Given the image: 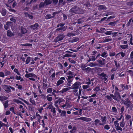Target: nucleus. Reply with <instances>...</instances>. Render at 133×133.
<instances>
[{
	"label": "nucleus",
	"instance_id": "nucleus-1",
	"mask_svg": "<svg viewBox=\"0 0 133 133\" xmlns=\"http://www.w3.org/2000/svg\"><path fill=\"white\" fill-rule=\"evenodd\" d=\"M25 77L26 78H29L30 80L33 81H35L37 78L36 75L31 73L26 74L25 75Z\"/></svg>",
	"mask_w": 133,
	"mask_h": 133
},
{
	"label": "nucleus",
	"instance_id": "nucleus-2",
	"mask_svg": "<svg viewBox=\"0 0 133 133\" xmlns=\"http://www.w3.org/2000/svg\"><path fill=\"white\" fill-rule=\"evenodd\" d=\"M81 83L80 82H75L72 85L71 87H69V88L70 89L77 90L76 91L77 92V90L79 88H81Z\"/></svg>",
	"mask_w": 133,
	"mask_h": 133
},
{
	"label": "nucleus",
	"instance_id": "nucleus-3",
	"mask_svg": "<svg viewBox=\"0 0 133 133\" xmlns=\"http://www.w3.org/2000/svg\"><path fill=\"white\" fill-rule=\"evenodd\" d=\"M2 87L3 89H4L5 91L8 93L11 92L10 89H11L12 90L14 91L15 90L14 88L11 87H8L6 85H3Z\"/></svg>",
	"mask_w": 133,
	"mask_h": 133
},
{
	"label": "nucleus",
	"instance_id": "nucleus-4",
	"mask_svg": "<svg viewBox=\"0 0 133 133\" xmlns=\"http://www.w3.org/2000/svg\"><path fill=\"white\" fill-rule=\"evenodd\" d=\"M66 74L68 75V78H67V79H73L72 78L73 76H74L73 73L70 71H68L66 73Z\"/></svg>",
	"mask_w": 133,
	"mask_h": 133
},
{
	"label": "nucleus",
	"instance_id": "nucleus-5",
	"mask_svg": "<svg viewBox=\"0 0 133 133\" xmlns=\"http://www.w3.org/2000/svg\"><path fill=\"white\" fill-rule=\"evenodd\" d=\"M77 119H81L86 122H90L91 121V119L90 118H87L83 117L78 118H77Z\"/></svg>",
	"mask_w": 133,
	"mask_h": 133
},
{
	"label": "nucleus",
	"instance_id": "nucleus-6",
	"mask_svg": "<svg viewBox=\"0 0 133 133\" xmlns=\"http://www.w3.org/2000/svg\"><path fill=\"white\" fill-rule=\"evenodd\" d=\"M64 37V35H61L55 39V41L56 42H57L58 41L62 40L63 38Z\"/></svg>",
	"mask_w": 133,
	"mask_h": 133
},
{
	"label": "nucleus",
	"instance_id": "nucleus-7",
	"mask_svg": "<svg viewBox=\"0 0 133 133\" xmlns=\"http://www.w3.org/2000/svg\"><path fill=\"white\" fill-rule=\"evenodd\" d=\"M65 79V77H61L59 80L58 81L57 83V85L58 86L60 84L63 83L64 82L63 80Z\"/></svg>",
	"mask_w": 133,
	"mask_h": 133
},
{
	"label": "nucleus",
	"instance_id": "nucleus-8",
	"mask_svg": "<svg viewBox=\"0 0 133 133\" xmlns=\"http://www.w3.org/2000/svg\"><path fill=\"white\" fill-rule=\"evenodd\" d=\"M61 107L63 108H65L64 109H68L70 108L71 107V105H70L68 103L66 102L65 104L62 105Z\"/></svg>",
	"mask_w": 133,
	"mask_h": 133
},
{
	"label": "nucleus",
	"instance_id": "nucleus-9",
	"mask_svg": "<svg viewBox=\"0 0 133 133\" xmlns=\"http://www.w3.org/2000/svg\"><path fill=\"white\" fill-rule=\"evenodd\" d=\"M101 118L102 123H100L99 124L100 125H103L105 124L106 123L107 117H102Z\"/></svg>",
	"mask_w": 133,
	"mask_h": 133
},
{
	"label": "nucleus",
	"instance_id": "nucleus-10",
	"mask_svg": "<svg viewBox=\"0 0 133 133\" xmlns=\"http://www.w3.org/2000/svg\"><path fill=\"white\" fill-rule=\"evenodd\" d=\"M114 95L115 98H116V99H115L116 100H118L120 99L121 96L120 95L117 91H115Z\"/></svg>",
	"mask_w": 133,
	"mask_h": 133
},
{
	"label": "nucleus",
	"instance_id": "nucleus-11",
	"mask_svg": "<svg viewBox=\"0 0 133 133\" xmlns=\"http://www.w3.org/2000/svg\"><path fill=\"white\" fill-rule=\"evenodd\" d=\"M98 10H105L107 9L105 6L104 5H100L97 6Z\"/></svg>",
	"mask_w": 133,
	"mask_h": 133
},
{
	"label": "nucleus",
	"instance_id": "nucleus-12",
	"mask_svg": "<svg viewBox=\"0 0 133 133\" xmlns=\"http://www.w3.org/2000/svg\"><path fill=\"white\" fill-rule=\"evenodd\" d=\"M69 89H70L69 87L66 88H64L61 90L59 92L60 94H63L68 91L69 90Z\"/></svg>",
	"mask_w": 133,
	"mask_h": 133
},
{
	"label": "nucleus",
	"instance_id": "nucleus-13",
	"mask_svg": "<svg viewBox=\"0 0 133 133\" xmlns=\"http://www.w3.org/2000/svg\"><path fill=\"white\" fill-rule=\"evenodd\" d=\"M82 109H80L79 110L78 112H74L72 113V114L75 115H79L82 114Z\"/></svg>",
	"mask_w": 133,
	"mask_h": 133
},
{
	"label": "nucleus",
	"instance_id": "nucleus-14",
	"mask_svg": "<svg viewBox=\"0 0 133 133\" xmlns=\"http://www.w3.org/2000/svg\"><path fill=\"white\" fill-rule=\"evenodd\" d=\"M11 23L10 22H7L6 24L5 25L4 28L6 30L8 29L9 27L10 26Z\"/></svg>",
	"mask_w": 133,
	"mask_h": 133
},
{
	"label": "nucleus",
	"instance_id": "nucleus-15",
	"mask_svg": "<svg viewBox=\"0 0 133 133\" xmlns=\"http://www.w3.org/2000/svg\"><path fill=\"white\" fill-rule=\"evenodd\" d=\"M7 35L8 36L11 37L13 36L14 35V34L10 31L8 30L7 31Z\"/></svg>",
	"mask_w": 133,
	"mask_h": 133
},
{
	"label": "nucleus",
	"instance_id": "nucleus-16",
	"mask_svg": "<svg viewBox=\"0 0 133 133\" xmlns=\"http://www.w3.org/2000/svg\"><path fill=\"white\" fill-rule=\"evenodd\" d=\"M38 25L37 24H35L30 26V27L34 30H35L37 28Z\"/></svg>",
	"mask_w": 133,
	"mask_h": 133
},
{
	"label": "nucleus",
	"instance_id": "nucleus-17",
	"mask_svg": "<svg viewBox=\"0 0 133 133\" xmlns=\"http://www.w3.org/2000/svg\"><path fill=\"white\" fill-rule=\"evenodd\" d=\"M102 61L101 60H98V62L100 64L103 65L105 64L104 63L105 59L103 58H102Z\"/></svg>",
	"mask_w": 133,
	"mask_h": 133
},
{
	"label": "nucleus",
	"instance_id": "nucleus-18",
	"mask_svg": "<svg viewBox=\"0 0 133 133\" xmlns=\"http://www.w3.org/2000/svg\"><path fill=\"white\" fill-rule=\"evenodd\" d=\"M51 95H48L46 97V98L49 101H50L52 100V97H51Z\"/></svg>",
	"mask_w": 133,
	"mask_h": 133
},
{
	"label": "nucleus",
	"instance_id": "nucleus-19",
	"mask_svg": "<svg viewBox=\"0 0 133 133\" xmlns=\"http://www.w3.org/2000/svg\"><path fill=\"white\" fill-rule=\"evenodd\" d=\"M76 9H78V10H77V11H75L74 10V7H73V8H72L71 10V11H72V12H74V13H77V14H82L83 13L82 12H79L78 11V10H80L79 9H77V8H76Z\"/></svg>",
	"mask_w": 133,
	"mask_h": 133
},
{
	"label": "nucleus",
	"instance_id": "nucleus-20",
	"mask_svg": "<svg viewBox=\"0 0 133 133\" xmlns=\"http://www.w3.org/2000/svg\"><path fill=\"white\" fill-rule=\"evenodd\" d=\"M30 102L33 105H36V102L35 100L32 98H30L29 99Z\"/></svg>",
	"mask_w": 133,
	"mask_h": 133
},
{
	"label": "nucleus",
	"instance_id": "nucleus-21",
	"mask_svg": "<svg viewBox=\"0 0 133 133\" xmlns=\"http://www.w3.org/2000/svg\"><path fill=\"white\" fill-rule=\"evenodd\" d=\"M36 116L38 118L39 123H40V119H41V116L38 113H36Z\"/></svg>",
	"mask_w": 133,
	"mask_h": 133
},
{
	"label": "nucleus",
	"instance_id": "nucleus-22",
	"mask_svg": "<svg viewBox=\"0 0 133 133\" xmlns=\"http://www.w3.org/2000/svg\"><path fill=\"white\" fill-rule=\"evenodd\" d=\"M19 111H21V109H22V113H24L25 110L23 108V106L22 105H20L19 106Z\"/></svg>",
	"mask_w": 133,
	"mask_h": 133
},
{
	"label": "nucleus",
	"instance_id": "nucleus-23",
	"mask_svg": "<svg viewBox=\"0 0 133 133\" xmlns=\"http://www.w3.org/2000/svg\"><path fill=\"white\" fill-rule=\"evenodd\" d=\"M45 3L46 5L50 4L51 1L50 0H45L44 2Z\"/></svg>",
	"mask_w": 133,
	"mask_h": 133
},
{
	"label": "nucleus",
	"instance_id": "nucleus-24",
	"mask_svg": "<svg viewBox=\"0 0 133 133\" xmlns=\"http://www.w3.org/2000/svg\"><path fill=\"white\" fill-rule=\"evenodd\" d=\"M31 59V58L30 57H27V59L26 61V64H28L29 63Z\"/></svg>",
	"mask_w": 133,
	"mask_h": 133
},
{
	"label": "nucleus",
	"instance_id": "nucleus-25",
	"mask_svg": "<svg viewBox=\"0 0 133 133\" xmlns=\"http://www.w3.org/2000/svg\"><path fill=\"white\" fill-rule=\"evenodd\" d=\"M106 76V75L105 74H104V73H102L99 75V78H103V77H105V76Z\"/></svg>",
	"mask_w": 133,
	"mask_h": 133
},
{
	"label": "nucleus",
	"instance_id": "nucleus-26",
	"mask_svg": "<svg viewBox=\"0 0 133 133\" xmlns=\"http://www.w3.org/2000/svg\"><path fill=\"white\" fill-rule=\"evenodd\" d=\"M4 73L5 76H8L10 75L11 72L10 71L6 70L4 71Z\"/></svg>",
	"mask_w": 133,
	"mask_h": 133
},
{
	"label": "nucleus",
	"instance_id": "nucleus-27",
	"mask_svg": "<svg viewBox=\"0 0 133 133\" xmlns=\"http://www.w3.org/2000/svg\"><path fill=\"white\" fill-rule=\"evenodd\" d=\"M120 47L123 49H125L127 48L128 46L127 45H120Z\"/></svg>",
	"mask_w": 133,
	"mask_h": 133
},
{
	"label": "nucleus",
	"instance_id": "nucleus-28",
	"mask_svg": "<svg viewBox=\"0 0 133 133\" xmlns=\"http://www.w3.org/2000/svg\"><path fill=\"white\" fill-rule=\"evenodd\" d=\"M91 69L89 67H88L85 69H83V70L86 72H89L91 71Z\"/></svg>",
	"mask_w": 133,
	"mask_h": 133
},
{
	"label": "nucleus",
	"instance_id": "nucleus-29",
	"mask_svg": "<svg viewBox=\"0 0 133 133\" xmlns=\"http://www.w3.org/2000/svg\"><path fill=\"white\" fill-rule=\"evenodd\" d=\"M14 101L15 102H16L18 104H24L22 102L16 99H14Z\"/></svg>",
	"mask_w": 133,
	"mask_h": 133
},
{
	"label": "nucleus",
	"instance_id": "nucleus-30",
	"mask_svg": "<svg viewBox=\"0 0 133 133\" xmlns=\"http://www.w3.org/2000/svg\"><path fill=\"white\" fill-rule=\"evenodd\" d=\"M10 79H12L14 80L15 79V78L13 76L11 75V76H10L9 78H6L5 79V80H9Z\"/></svg>",
	"mask_w": 133,
	"mask_h": 133
},
{
	"label": "nucleus",
	"instance_id": "nucleus-31",
	"mask_svg": "<svg viewBox=\"0 0 133 133\" xmlns=\"http://www.w3.org/2000/svg\"><path fill=\"white\" fill-rule=\"evenodd\" d=\"M128 35H129L130 36V44L131 45H133V43L132 42V35L131 34H128Z\"/></svg>",
	"mask_w": 133,
	"mask_h": 133
},
{
	"label": "nucleus",
	"instance_id": "nucleus-32",
	"mask_svg": "<svg viewBox=\"0 0 133 133\" xmlns=\"http://www.w3.org/2000/svg\"><path fill=\"white\" fill-rule=\"evenodd\" d=\"M21 32L23 33H25L27 32V30L24 28H22L21 29Z\"/></svg>",
	"mask_w": 133,
	"mask_h": 133
},
{
	"label": "nucleus",
	"instance_id": "nucleus-33",
	"mask_svg": "<svg viewBox=\"0 0 133 133\" xmlns=\"http://www.w3.org/2000/svg\"><path fill=\"white\" fill-rule=\"evenodd\" d=\"M108 56L107 52H103L101 55L102 56L104 57H107Z\"/></svg>",
	"mask_w": 133,
	"mask_h": 133
},
{
	"label": "nucleus",
	"instance_id": "nucleus-34",
	"mask_svg": "<svg viewBox=\"0 0 133 133\" xmlns=\"http://www.w3.org/2000/svg\"><path fill=\"white\" fill-rule=\"evenodd\" d=\"M14 72H16L17 75L19 76L21 75V74L19 72L18 70L17 69H15L14 70Z\"/></svg>",
	"mask_w": 133,
	"mask_h": 133
},
{
	"label": "nucleus",
	"instance_id": "nucleus-35",
	"mask_svg": "<svg viewBox=\"0 0 133 133\" xmlns=\"http://www.w3.org/2000/svg\"><path fill=\"white\" fill-rule=\"evenodd\" d=\"M14 114H16L17 115H19L22 118H23V117H22V114L20 112H14Z\"/></svg>",
	"mask_w": 133,
	"mask_h": 133
},
{
	"label": "nucleus",
	"instance_id": "nucleus-36",
	"mask_svg": "<svg viewBox=\"0 0 133 133\" xmlns=\"http://www.w3.org/2000/svg\"><path fill=\"white\" fill-rule=\"evenodd\" d=\"M7 99V98L4 96H0V100L1 101H3Z\"/></svg>",
	"mask_w": 133,
	"mask_h": 133
},
{
	"label": "nucleus",
	"instance_id": "nucleus-37",
	"mask_svg": "<svg viewBox=\"0 0 133 133\" xmlns=\"http://www.w3.org/2000/svg\"><path fill=\"white\" fill-rule=\"evenodd\" d=\"M122 122L120 124V126L123 128L124 127L125 125V123H124L123 121H124V119L123 118L122 119Z\"/></svg>",
	"mask_w": 133,
	"mask_h": 133
},
{
	"label": "nucleus",
	"instance_id": "nucleus-38",
	"mask_svg": "<svg viewBox=\"0 0 133 133\" xmlns=\"http://www.w3.org/2000/svg\"><path fill=\"white\" fill-rule=\"evenodd\" d=\"M76 130V128L75 127H73V128L72 130H71L70 132L71 133H75Z\"/></svg>",
	"mask_w": 133,
	"mask_h": 133
},
{
	"label": "nucleus",
	"instance_id": "nucleus-39",
	"mask_svg": "<svg viewBox=\"0 0 133 133\" xmlns=\"http://www.w3.org/2000/svg\"><path fill=\"white\" fill-rule=\"evenodd\" d=\"M6 12L5 9H3L1 11V13L3 16H4L5 15Z\"/></svg>",
	"mask_w": 133,
	"mask_h": 133
},
{
	"label": "nucleus",
	"instance_id": "nucleus-40",
	"mask_svg": "<svg viewBox=\"0 0 133 133\" xmlns=\"http://www.w3.org/2000/svg\"><path fill=\"white\" fill-rule=\"evenodd\" d=\"M52 90V88H50L47 89V92L49 93H51Z\"/></svg>",
	"mask_w": 133,
	"mask_h": 133
},
{
	"label": "nucleus",
	"instance_id": "nucleus-41",
	"mask_svg": "<svg viewBox=\"0 0 133 133\" xmlns=\"http://www.w3.org/2000/svg\"><path fill=\"white\" fill-rule=\"evenodd\" d=\"M3 126H6V125L5 124L2 123V122L0 121V129Z\"/></svg>",
	"mask_w": 133,
	"mask_h": 133
},
{
	"label": "nucleus",
	"instance_id": "nucleus-42",
	"mask_svg": "<svg viewBox=\"0 0 133 133\" xmlns=\"http://www.w3.org/2000/svg\"><path fill=\"white\" fill-rule=\"evenodd\" d=\"M68 83H69L68 85L69 86H71V84H72V82L73 81V79H67Z\"/></svg>",
	"mask_w": 133,
	"mask_h": 133
},
{
	"label": "nucleus",
	"instance_id": "nucleus-43",
	"mask_svg": "<svg viewBox=\"0 0 133 133\" xmlns=\"http://www.w3.org/2000/svg\"><path fill=\"white\" fill-rule=\"evenodd\" d=\"M52 17L50 15H48L45 16V18L46 19H49Z\"/></svg>",
	"mask_w": 133,
	"mask_h": 133
},
{
	"label": "nucleus",
	"instance_id": "nucleus-44",
	"mask_svg": "<svg viewBox=\"0 0 133 133\" xmlns=\"http://www.w3.org/2000/svg\"><path fill=\"white\" fill-rule=\"evenodd\" d=\"M59 104H61V103H64L65 102L64 100L62 98L59 99Z\"/></svg>",
	"mask_w": 133,
	"mask_h": 133
},
{
	"label": "nucleus",
	"instance_id": "nucleus-45",
	"mask_svg": "<svg viewBox=\"0 0 133 133\" xmlns=\"http://www.w3.org/2000/svg\"><path fill=\"white\" fill-rule=\"evenodd\" d=\"M66 115V112L65 111H63L61 113V115L62 116H64Z\"/></svg>",
	"mask_w": 133,
	"mask_h": 133
},
{
	"label": "nucleus",
	"instance_id": "nucleus-46",
	"mask_svg": "<svg viewBox=\"0 0 133 133\" xmlns=\"http://www.w3.org/2000/svg\"><path fill=\"white\" fill-rule=\"evenodd\" d=\"M130 56L131 59L132 61H133V51L131 52Z\"/></svg>",
	"mask_w": 133,
	"mask_h": 133
},
{
	"label": "nucleus",
	"instance_id": "nucleus-47",
	"mask_svg": "<svg viewBox=\"0 0 133 133\" xmlns=\"http://www.w3.org/2000/svg\"><path fill=\"white\" fill-rule=\"evenodd\" d=\"M4 76L5 75L4 73L2 72H0V77L4 78Z\"/></svg>",
	"mask_w": 133,
	"mask_h": 133
},
{
	"label": "nucleus",
	"instance_id": "nucleus-48",
	"mask_svg": "<svg viewBox=\"0 0 133 133\" xmlns=\"http://www.w3.org/2000/svg\"><path fill=\"white\" fill-rule=\"evenodd\" d=\"M112 31H107L105 32V34L107 35H109L111 34Z\"/></svg>",
	"mask_w": 133,
	"mask_h": 133
},
{
	"label": "nucleus",
	"instance_id": "nucleus-49",
	"mask_svg": "<svg viewBox=\"0 0 133 133\" xmlns=\"http://www.w3.org/2000/svg\"><path fill=\"white\" fill-rule=\"evenodd\" d=\"M67 35L69 37L73 36L75 35V34L72 33H69Z\"/></svg>",
	"mask_w": 133,
	"mask_h": 133
},
{
	"label": "nucleus",
	"instance_id": "nucleus-50",
	"mask_svg": "<svg viewBox=\"0 0 133 133\" xmlns=\"http://www.w3.org/2000/svg\"><path fill=\"white\" fill-rule=\"evenodd\" d=\"M104 128L106 130H109L110 129V127L108 125H106L105 126H104Z\"/></svg>",
	"mask_w": 133,
	"mask_h": 133
},
{
	"label": "nucleus",
	"instance_id": "nucleus-51",
	"mask_svg": "<svg viewBox=\"0 0 133 133\" xmlns=\"http://www.w3.org/2000/svg\"><path fill=\"white\" fill-rule=\"evenodd\" d=\"M8 101H5L4 104V106L5 108H7L8 106Z\"/></svg>",
	"mask_w": 133,
	"mask_h": 133
},
{
	"label": "nucleus",
	"instance_id": "nucleus-52",
	"mask_svg": "<svg viewBox=\"0 0 133 133\" xmlns=\"http://www.w3.org/2000/svg\"><path fill=\"white\" fill-rule=\"evenodd\" d=\"M111 41V39H108L107 38H105L104 39V40L103 41V42H106L109 41Z\"/></svg>",
	"mask_w": 133,
	"mask_h": 133
},
{
	"label": "nucleus",
	"instance_id": "nucleus-53",
	"mask_svg": "<svg viewBox=\"0 0 133 133\" xmlns=\"http://www.w3.org/2000/svg\"><path fill=\"white\" fill-rule=\"evenodd\" d=\"M82 87L84 89H85L88 88L89 87V86L88 85H83Z\"/></svg>",
	"mask_w": 133,
	"mask_h": 133
},
{
	"label": "nucleus",
	"instance_id": "nucleus-54",
	"mask_svg": "<svg viewBox=\"0 0 133 133\" xmlns=\"http://www.w3.org/2000/svg\"><path fill=\"white\" fill-rule=\"evenodd\" d=\"M100 122V121L98 119H96L95 121V125H97Z\"/></svg>",
	"mask_w": 133,
	"mask_h": 133
},
{
	"label": "nucleus",
	"instance_id": "nucleus-55",
	"mask_svg": "<svg viewBox=\"0 0 133 133\" xmlns=\"http://www.w3.org/2000/svg\"><path fill=\"white\" fill-rule=\"evenodd\" d=\"M21 99L26 104H27L28 105H30V103L29 102H28L26 101V100H24L23 99Z\"/></svg>",
	"mask_w": 133,
	"mask_h": 133
},
{
	"label": "nucleus",
	"instance_id": "nucleus-56",
	"mask_svg": "<svg viewBox=\"0 0 133 133\" xmlns=\"http://www.w3.org/2000/svg\"><path fill=\"white\" fill-rule=\"evenodd\" d=\"M114 124L116 127H118L119 125V123H118L117 121H115L114 122Z\"/></svg>",
	"mask_w": 133,
	"mask_h": 133
},
{
	"label": "nucleus",
	"instance_id": "nucleus-57",
	"mask_svg": "<svg viewBox=\"0 0 133 133\" xmlns=\"http://www.w3.org/2000/svg\"><path fill=\"white\" fill-rule=\"evenodd\" d=\"M52 130V129H51L49 132V133H48L47 131H46L45 130L44 131H42V133H51Z\"/></svg>",
	"mask_w": 133,
	"mask_h": 133
},
{
	"label": "nucleus",
	"instance_id": "nucleus-58",
	"mask_svg": "<svg viewBox=\"0 0 133 133\" xmlns=\"http://www.w3.org/2000/svg\"><path fill=\"white\" fill-rule=\"evenodd\" d=\"M115 53L114 52H110V53L109 55L110 56H115Z\"/></svg>",
	"mask_w": 133,
	"mask_h": 133
},
{
	"label": "nucleus",
	"instance_id": "nucleus-59",
	"mask_svg": "<svg viewBox=\"0 0 133 133\" xmlns=\"http://www.w3.org/2000/svg\"><path fill=\"white\" fill-rule=\"evenodd\" d=\"M43 108L42 107H41L39 108L38 111H39L40 113H41L42 111L43 110Z\"/></svg>",
	"mask_w": 133,
	"mask_h": 133
},
{
	"label": "nucleus",
	"instance_id": "nucleus-60",
	"mask_svg": "<svg viewBox=\"0 0 133 133\" xmlns=\"http://www.w3.org/2000/svg\"><path fill=\"white\" fill-rule=\"evenodd\" d=\"M15 79L17 80H20L21 79V77L20 76H16V77Z\"/></svg>",
	"mask_w": 133,
	"mask_h": 133
},
{
	"label": "nucleus",
	"instance_id": "nucleus-61",
	"mask_svg": "<svg viewBox=\"0 0 133 133\" xmlns=\"http://www.w3.org/2000/svg\"><path fill=\"white\" fill-rule=\"evenodd\" d=\"M79 40V39L78 38H75L73 40L72 42H75L78 41Z\"/></svg>",
	"mask_w": 133,
	"mask_h": 133
},
{
	"label": "nucleus",
	"instance_id": "nucleus-62",
	"mask_svg": "<svg viewBox=\"0 0 133 133\" xmlns=\"http://www.w3.org/2000/svg\"><path fill=\"white\" fill-rule=\"evenodd\" d=\"M33 95H34V98H36V97H37V94L35 92H33Z\"/></svg>",
	"mask_w": 133,
	"mask_h": 133
},
{
	"label": "nucleus",
	"instance_id": "nucleus-63",
	"mask_svg": "<svg viewBox=\"0 0 133 133\" xmlns=\"http://www.w3.org/2000/svg\"><path fill=\"white\" fill-rule=\"evenodd\" d=\"M116 129L118 130H119L121 131L122 130V128L120 127L119 126L116 127Z\"/></svg>",
	"mask_w": 133,
	"mask_h": 133
},
{
	"label": "nucleus",
	"instance_id": "nucleus-64",
	"mask_svg": "<svg viewBox=\"0 0 133 133\" xmlns=\"http://www.w3.org/2000/svg\"><path fill=\"white\" fill-rule=\"evenodd\" d=\"M95 64L94 63H91L90 64L89 66L91 67H93L95 66Z\"/></svg>",
	"mask_w": 133,
	"mask_h": 133
}]
</instances>
